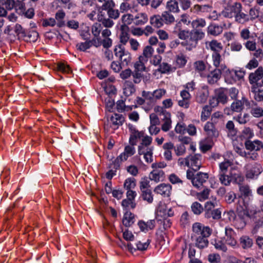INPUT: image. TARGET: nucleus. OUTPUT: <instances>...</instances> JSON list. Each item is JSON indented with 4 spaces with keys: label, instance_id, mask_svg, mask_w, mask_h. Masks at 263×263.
Instances as JSON below:
<instances>
[{
    "label": "nucleus",
    "instance_id": "obj_15",
    "mask_svg": "<svg viewBox=\"0 0 263 263\" xmlns=\"http://www.w3.org/2000/svg\"><path fill=\"white\" fill-rule=\"evenodd\" d=\"M222 72V70L217 68L211 71L206 76L208 83L214 84L217 82L221 78Z\"/></svg>",
    "mask_w": 263,
    "mask_h": 263
},
{
    "label": "nucleus",
    "instance_id": "obj_33",
    "mask_svg": "<svg viewBox=\"0 0 263 263\" xmlns=\"http://www.w3.org/2000/svg\"><path fill=\"white\" fill-rule=\"evenodd\" d=\"M195 246L199 249H203L208 247L209 241L208 237L197 236L195 237Z\"/></svg>",
    "mask_w": 263,
    "mask_h": 263
},
{
    "label": "nucleus",
    "instance_id": "obj_54",
    "mask_svg": "<svg viewBox=\"0 0 263 263\" xmlns=\"http://www.w3.org/2000/svg\"><path fill=\"white\" fill-rule=\"evenodd\" d=\"M211 109L208 106H204L202 108L201 114V120L203 121L206 120L210 116Z\"/></svg>",
    "mask_w": 263,
    "mask_h": 263
},
{
    "label": "nucleus",
    "instance_id": "obj_29",
    "mask_svg": "<svg viewBox=\"0 0 263 263\" xmlns=\"http://www.w3.org/2000/svg\"><path fill=\"white\" fill-rule=\"evenodd\" d=\"M263 76V69L259 67L254 73H250L249 81L250 83L253 84L260 80Z\"/></svg>",
    "mask_w": 263,
    "mask_h": 263
},
{
    "label": "nucleus",
    "instance_id": "obj_26",
    "mask_svg": "<svg viewBox=\"0 0 263 263\" xmlns=\"http://www.w3.org/2000/svg\"><path fill=\"white\" fill-rule=\"evenodd\" d=\"M247 149L251 151H259L263 147L262 143L259 140H255L253 142L247 141L245 143Z\"/></svg>",
    "mask_w": 263,
    "mask_h": 263
},
{
    "label": "nucleus",
    "instance_id": "obj_60",
    "mask_svg": "<svg viewBox=\"0 0 263 263\" xmlns=\"http://www.w3.org/2000/svg\"><path fill=\"white\" fill-rule=\"evenodd\" d=\"M102 6L103 10L108 11L109 10L114 8L115 6V3L113 0H105Z\"/></svg>",
    "mask_w": 263,
    "mask_h": 263
},
{
    "label": "nucleus",
    "instance_id": "obj_62",
    "mask_svg": "<svg viewBox=\"0 0 263 263\" xmlns=\"http://www.w3.org/2000/svg\"><path fill=\"white\" fill-rule=\"evenodd\" d=\"M56 25V21L52 17L43 19L42 21V26L43 27H54Z\"/></svg>",
    "mask_w": 263,
    "mask_h": 263
},
{
    "label": "nucleus",
    "instance_id": "obj_5",
    "mask_svg": "<svg viewBox=\"0 0 263 263\" xmlns=\"http://www.w3.org/2000/svg\"><path fill=\"white\" fill-rule=\"evenodd\" d=\"M241 11V5L240 3L235 2L231 5H228L221 12L219 15L225 17L232 18Z\"/></svg>",
    "mask_w": 263,
    "mask_h": 263
},
{
    "label": "nucleus",
    "instance_id": "obj_14",
    "mask_svg": "<svg viewBox=\"0 0 263 263\" xmlns=\"http://www.w3.org/2000/svg\"><path fill=\"white\" fill-rule=\"evenodd\" d=\"M189 167L194 171H198L201 165V156L199 154L189 156Z\"/></svg>",
    "mask_w": 263,
    "mask_h": 263
},
{
    "label": "nucleus",
    "instance_id": "obj_23",
    "mask_svg": "<svg viewBox=\"0 0 263 263\" xmlns=\"http://www.w3.org/2000/svg\"><path fill=\"white\" fill-rule=\"evenodd\" d=\"M228 91L226 89L220 88L215 90V95L220 103L223 104L227 103L228 97L227 96Z\"/></svg>",
    "mask_w": 263,
    "mask_h": 263
},
{
    "label": "nucleus",
    "instance_id": "obj_36",
    "mask_svg": "<svg viewBox=\"0 0 263 263\" xmlns=\"http://www.w3.org/2000/svg\"><path fill=\"white\" fill-rule=\"evenodd\" d=\"M239 243L243 249H247L252 247L253 241L247 236H242L239 239Z\"/></svg>",
    "mask_w": 263,
    "mask_h": 263
},
{
    "label": "nucleus",
    "instance_id": "obj_31",
    "mask_svg": "<svg viewBox=\"0 0 263 263\" xmlns=\"http://www.w3.org/2000/svg\"><path fill=\"white\" fill-rule=\"evenodd\" d=\"M134 222V215L130 212H126L125 213L122 223L126 227H130Z\"/></svg>",
    "mask_w": 263,
    "mask_h": 263
},
{
    "label": "nucleus",
    "instance_id": "obj_51",
    "mask_svg": "<svg viewBox=\"0 0 263 263\" xmlns=\"http://www.w3.org/2000/svg\"><path fill=\"white\" fill-rule=\"evenodd\" d=\"M139 187L141 192L150 190L149 181L146 178H142L140 182Z\"/></svg>",
    "mask_w": 263,
    "mask_h": 263
},
{
    "label": "nucleus",
    "instance_id": "obj_56",
    "mask_svg": "<svg viewBox=\"0 0 263 263\" xmlns=\"http://www.w3.org/2000/svg\"><path fill=\"white\" fill-rule=\"evenodd\" d=\"M234 119L240 124H245L249 120V115L248 114H244L243 115L240 114L238 116L234 117Z\"/></svg>",
    "mask_w": 263,
    "mask_h": 263
},
{
    "label": "nucleus",
    "instance_id": "obj_18",
    "mask_svg": "<svg viewBox=\"0 0 263 263\" xmlns=\"http://www.w3.org/2000/svg\"><path fill=\"white\" fill-rule=\"evenodd\" d=\"M148 20V15L145 12H140L134 16V24L136 26H142Z\"/></svg>",
    "mask_w": 263,
    "mask_h": 263
},
{
    "label": "nucleus",
    "instance_id": "obj_63",
    "mask_svg": "<svg viewBox=\"0 0 263 263\" xmlns=\"http://www.w3.org/2000/svg\"><path fill=\"white\" fill-rule=\"evenodd\" d=\"M252 92L254 93V98L257 101H260L263 100V91L257 90L254 87L252 88Z\"/></svg>",
    "mask_w": 263,
    "mask_h": 263
},
{
    "label": "nucleus",
    "instance_id": "obj_52",
    "mask_svg": "<svg viewBox=\"0 0 263 263\" xmlns=\"http://www.w3.org/2000/svg\"><path fill=\"white\" fill-rule=\"evenodd\" d=\"M210 190L208 189H204L201 192L197 194L198 200L200 201H203L209 198Z\"/></svg>",
    "mask_w": 263,
    "mask_h": 263
},
{
    "label": "nucleus",
    "instance_id": "obj_43",
    "mask_svg": "<svg viewBox=\"0 0 263 263\" xmlns=\"http://www.w3.org/2000/svg\"><path fill=\"white\" fill-rule=\"evenodd\" d=\"M141 197L143 200L146 201L149 204L153 202V195L151 190L141 192Z\"/></svg>",
    "mask_w": 263,
    "mask_h": 263
},
{
    "label": "nucleus",
    "instance_id": "obj_22",
    "mask_svg": "<svg viewBox=\"0 0 263 263\" xmlns=\"http://www.w3.org/2000/svg\"><path fill=\"white\" fill-rule=\"evenodd\" d=\"M206 47L208 49L213 51V53H219L222 50L223 47L221 43L215 40L206 42Z\"/></svg>",
    "mask_w": 263,
    "mask_h": 263
},
{
    "label": "nucleus",
    "instance_id": "obj_4",
    "mask_svg": "<svg viewBox=\"0 0 263 263\" xmlns=\"http://www.w3.org/2000/svg\"><path fill=\"white\" fill-rule=\"evenodd\" d=\"M193 236L192 238L197 236L209 237L212 230L208 226H204L200 222H195L192 226Z\"/></svg>",
    "mask_w": 263,
    "mask_h": 263
},
{
    "label": "nucleus",
    "instance_id": "obj_30",
    "mask_svg": "<svg viewBox=\"0 0 263 263\" xmlns=\"http://www.w3.org/2000/svg\"><path fill=\"white\" fill-rule=\"evenodd\" d=\"M154 52V49L151 46H146L143 50L142 54L140 55V59L142 61H146L152 58Z\"/></svg>",
    "mask_w": 263,
    "mask_h": 263
},
{
    "label": "nucleus",
    "instance_id": "obj_53",
    "mask_svg": "<svg viewBox=\"0 0 263 263\" xmlns=\"http://www.w3.org/2000/svg\"><path fill=\"white\" fill-rule=\"evenodd\" d=\"M121 20L125 25H130L134 23V15L130 13H127L122 16Z\"/></svg>",
    "mask_w": 263,
    "mask_h": 263
},
{
    "label": "nucleus",
    "instance_id": "obj_37",
    "mask_svg": "<svg viewBox=\"0 0 263 263\" xmlns=\"http://www.w3.org/2000/svg\"><path fill=\"white\" fill-rule=\"evenodd\" d=\"M221 211L217 209L209 212H205L204 216L206 218H212L213 219H219L221 218Z\"/></svg>",
    "mask_w": 263,
    "mask_h": 263
},
{
    "label": "nucleus",
    "instance_id": "obj_55",
    "mask_svg": "<svg viewBox=\"0 0 263 263\" xmlns=\"http://www.w3.org/2000/svg\"><path fill=\"white\" fill-rule=\"evenodd\" d=\"M102 29L101 24L95 23L91 27V32L95 37H99Z\"/></svg>",
    "mask_w": 263,
    "mask_h": 263
},
{
    "label": "nucleus",
    "instance_id": "obj_39",
    "mask_svg": "<svg viewBox=\"0 0 263 263\" xmlns=\"http://www.w3.org/2000/svg\"><path fill=\"white\" fill-rule=\"evenodd\" d=\"M135 92L134 85L129 82H126L124 85L123 93L126 96H130Z\"/></svg>",
    "mask_w": 263,
    "mask_h": 263
},
{
    "label": "nucleus",
    "instance_id": "obj_11",
    "mask_svg": "<svg viewBox=\"0 0 263 263\" xmlns=\"http://www.w3.org/2000/svg\"><path fill=\"white\" fill-rule=\"evenodd\" d=\"M172 187L169 183H161L154 189V192L157 194L161 195L164 197L170 196L172 193Z\"/></svg>",
    "mask_w": 263,
    "mask_h": 263
},
{
    "label": "nucleus",
    "instance_id": "obj_38",
    "mask_svg": "<svg viewBox=\"0 0 263 263\" xmlns=\"http://www.w3.org/2000/svg\"><path fill=\"white\" fill-rule=\"evenodd\" d=\"M136 186V180L134 178L129 177L125 179L124 188L127 190H133Z\"/></svg>",
    "mask_w": 263,
    "mask_h": 263
},
{
    "label": "nucleus",
    "instance_id": "obj_45",
    "mask_svg": "<svg viewBox=\"0 0 263 263\" xmlns=\"http://www.w3.org/2000/svg\"><path fill=\"white\" fill-rule=\"evenodd\" d=\"M251 115L255 118H260L263 117V109L257 106L252 107L251 109Z\"/></svg>",
    "mask_w": 263,
    "mask_h": 263
},
{
    "label": "nucleus",
    "instance_id": "obj_41",
    "mask_svg": "<svg viewBox=\"0 0 263 263\" xmlns=\"http://www.w3.org/2000/svg\"><path fill=\"white\" fill-rule=\"evenodd\" d=\"M161 17L162 22H165V24H172L175 21L173 15L172 14L171 12L167 11H165L162 13Z\"/></svg>",
    "mask_w": 263,
    "mask_h": 263
},
{
    "label": "nucleus",
    "instance_id": "obj_9",
    "mask_svg": "<svg viewBox=\"0 0 263 263\" xmlns=\"http://www.w3.org/2000/svg\"><path fill=\"white\" fill-rule=\"evenodd\" d=\"M224 230L225 236L224 237V240L225 243L232 247H235L237 245L235 232L232 228L229 227H226Z\"/></svg>",
    "mask_w": 263,
    "mask_h": 263
},
{
    "label": "nucleus",
    "instance_id": "obj_28",
    "mask_svg": "<svg viewBox=\"0 0 263 263\" xmlns=\"http://www.w3.org/2000/svg\"><path fill=\"white\" fill-rule=\"evenodd\" d=\"M204 130L210 137H214L218 135V132L212 122H207L204 126Z\"/></svg>",
    "mask_w": 263,
    "mask_h": 263
},
{
    "label": "nucleus",
    "instance_id": "obj_19",
    "mask_svg": "<svg viewBox=\"0 0 263 263\" xmlns=\"http://www.w3.org/2000/svg\"><path fill=\"white\" fill-rule=\"evenodd\" d=\"M163 123L162 125V130L164 132L168 131L172 127V120L171 114L167 111L162 112Z\"/></svg>",
    "mask_w": 263,
    "mask_h": 263
},
{
    "label": "nucleus",
    "instance_id": "obj_25",
    "mask_svg": "<svg viewBox=\"0 0 263 263\" xmlns=\"http://www.w3.org/2000/svg\"><path fill=\"white\" fill-rule=\"evenodd\" d=\"M143 132H139L136 129L132 130L129 140L130 144L133 146L136 145L138 140H140L143 136Z\"/></svg>",
    "mask_w": 263,
    "mask_h": 263
},
{
    "label": "nucleus",
    "instance_id": "obj_49",
    "mask_svg": "<svg viewBox=\"0 0 263 263\" xmlns=\"http://www.w3.org/2000/svg\"><path fill=\"white\" fill-rule=\"evenodd\" d=\"M147 61H142L139 57L138 61L134 65L135 71L140 72L144 71L145 69V63Z\"/></svg>",
    "mask_w": 263,
    "mask_h": 263
},
{
    "label": "nucleus",
    "instance_id": "obj_46",
    "mask_svg": "<svg viewBox=\"0 0 263 263\" xmlns=\"http://www.w3.org/2000/svg\"><path fill=\"white\" fill-rule=\"evenodd\" d=\"M174 150L176 155L177 156H183L186 153V147L182 143L176 145L174 147Z\"/></svg>",
    "mask_w": 263,
    "mask_h": 263
},
{
    "label": "nucleus",
    "instance_id": "obj_47",
    "mask_svg": "<svg viewBox=\"0 0 263 263\" xmlns=\"http://www.w3.org/2000/svg\"><path fill=\"white\" fill-rule=\"evenodd\" d=\"M173 68L167 63L163 62L160 64L158 70L162 73H166L172 71Z\"/></svg>",
    "mask_w": 263,
    "mask_h": 263
},
{
    "label": "nucleus",
    "instance_id": "obj_40",
    "mask_svg": "<svg viewBox=\"0 0 263 263\" xmlns=\"http://www.w3.org/2000/svg\"><path fill=\"white\" fill-rule=\"evenodd\" d=\"M150 23L157 28H160L163 25L162 17L159 15H155L150 17Z\"/></svg>",
    "mask_w": 263,
    "mask_h": 263
},
{
    "label": "nucleus",
    "instance_id": "obj_57",
    "mask_svg": "<svg viewBox=\"0 0 263 263\" xmlns=\"http://www.w3.org/2000/svg\"><path fill=\"white\" fill-rule=\"evenodd\" d=\"M226 127L229 134H231L232 136L236 135L237 130L235 128L234 123L232 121H229L226 125Z\"/></svg>",
    "mask_w": 263,
    "mask_h": 263
},
{
    "label": "nucleus",
    "instance_id": "obj_50",
    "mask_svg": "<svg viewBox=\"0 0 263 263\" xmlns=\"http://www.w3.org/2000/svg\"><path fill=\"white\" fill-rule=\"evenodd\" d=\"M191 25L194 29H198V28L204 27L206 25V22L202 18H198L193 21L191 22Z\"/></svg>",
    "mask_w": 263,
    "mask_h": 263
},
{
    "label": "nucleus",
    "instance_id": "obj_59",
    "mask_svg": "<svg viewBox=\"0 0 263 263\" xmlns=\"http://www.w3.org/2000/svg\"><path fill=\"white\" fill-rule=\"evenodd\" d=\"M208 259L210 263H219L221 261V257L217 253H212L208 255Z\"/></svg>",
    "mask_w": 263,
    "mask_h": 263
},
{
    "label": "nucleus",
    "instance_id": "obj_16",
    "mask_svg": "<svg viewBox=\"0 0 263 263\" xmlns=\"http://www.w3.org/2000/svg\"><path fill=\"white\" fill-rule=\"evenodd\" d=\"M149 178L156 183L162 181L165 178L164 172L162 170L153 169L149 174Z\"/></svg>",
    "mask_w": 263,
    "mask_h": 263
},
{
    "label": "nucleus",
    "instance_id": "obj_17",
    "mask_svg": "<svg viewBox=\"0 0 263 263\" xmlns=\"http://www.w3.org/2000/svg\"><path fill=\"white\" fill-rule=\"evenodd\" d=\"M153 147L146 149L141 147L140 149H138V152L139 155H143V158L146 163H151L153 161Z\"/></svg>",
    "mask_w": 263,
    "mask_h": 263
},
{
    "label": "nucleus",
    "instance_id": "obj_10",
    "mask_svg": "<svg viewBox=\"0 0 263 263\" xmlns=\"http://www.w3.org/2000/svg\"><path fill=\"white\" fill-rule=\"evenodd\" d=\"M156 213L158 216L162 217H172L174 215L173 209L168 207L165 203H160L157 208Z\"/></svg>",
    "mask_w": 263,
    "mask_h": 263
},
{
    "label": "nucleus",
    "instance_id": "obj_61",
    "mask_svg": "<svg viewBox=\"0 0 263 263\" xmlns=\"http://www.w3.org/2000/svg\"><path fill=\"white\" fill-rule=\"evenodd\" d=\"M166 93L165 89L163 88L157 89L153 91V95L154 99L160 100L163 96H164Z\"/></svg>",
    "mask_w": 263,
    "mask_h": 263
},
{
    "label": "nucleus",
    "instance_id": "obj_35",
    "mask_svg": "<svg viewBox=\"0 0 263 263\" xmlns=\"http://www.w3.org/2000/svg\"><path fill=\"white\" fill-rule=\"evenodd\" d=\"M127 28V27L122 25L121 26V32L120 34V42L123 46L125 45L127 42L130 40L129 35L125 29Z\"/></svg>",
    "mask_w": 263,
    "mask_h": 263
},
{
    "label": "nucleus",
    "instance_id": "obj_27",
    "mask_svg": "<svg viewBox=\"0 0 263 263\" xmlns=\"http://www.w3.org/2000/svg\"><path fill=\"white\" fill-rule=\"evenodd\" d=\"M140 140L141 142L138 146V149H140L141 147L144 148L145 149L153 147V146H150L152 142V138L151 137L145 135L143 133V136Z\"/></svg>",
    "mask_w": 263,
    "mask_h": 263
},
{
    "label": "nucleus",
    "instance_id": "obj_8",
    "mask_svg": "<svg viewBox=\"0 0 263 263\" xmlns=\"http://www.w3.org/2000/svg\"><path fill=\"white\" fill-rule=\"evenodd\" d=\"M247 170L246 177L253 179L257 177L262 171V168L260 164L257 163L249 164L246 166Z\"/></svg>",
    "mask_w": 263,
    "mask_h": 263
},
{
    "label": "nucleus",
    "instance_id": "obj_32",
    "mask_svg": "<svg viewBox=\"0 0 263 263\" xmlns=\"http://www.w3.org/2000/svg\"><path fill=\"white\" fill-rule=\"evenodd\" d=\"M223 27L216 24H211L208 28V33L214 36H217L222 33Z\"/></svg>",
    "mask_w": 263,
    "mask_h": 263
},
{
    "label": "nucleus",
    "instance_id": "obj_7",
    "mask_svg": "<svg viewBox=\"0 0 263 263\" xmlns=\"http://www.w3.org/2000/svg\"><path fill=\"white\" fill-rule=\"evenodd\" d=\"M224 73H226L225 76L226 82L229 84H233L236 81L241 80L243 78L245 74L243 70H230L229 68L228 70Z\"/></svg>",
    "mask_w": 263,
    "mask_h": 263
},
{
    "label": "nucleus",
    "instance_id": "obj_42",
    "mask_svg": "<svg viewBox=\"0 0 263 263\" xmlns=\"http://www.w3.org/2000/svg\"><path fill=\"white\" fill-rule=\"evenodd\" d=\"M209 97V91L207 89L201 90L196 97L197 101L200 103H204Z\"/></svg>",
    "mask_w": 263,
    "mask_h": 263
},
{
    "label": "nucleus",
    "instance_id": "obj_1",
    "mask_svg": "<svg viewBox=\"0 0 263 263\" xmlns=\"http://www.w3.org/2000/svg\"><path fill=\"white\" fill-rule=\"evenodd\" d=\"M174 31L180 39L186 41V48L189 50L195 47L198 41L204 36V33L201 29H193L191 31L182 29L180 27V23L176 24Z\"/></svg>",
    "mask_w": 263,
    "mask_h": 263
},
{
    "label": "nucleus",
    "instance_id": "obj_58",
    "mask_svg": "<svg viewBox=\"0 0 263 263\" xmlns=\"http://www.w3.org/2000/svg\"><path fill=\"white\" fill-rule=\"evenodd\" d=\"M186 126L183 122H178L175 130L178 134H184L186 131Z\"/></svg>",
    "mask_w": 263,
    "mask_h": 263
},
{
    "label": "nucleus",
    "instance_id": "obj_12",
    "mask_svg": "<svg viewBox=\"0 0 263 263\" xmlns=\"http://www.w3.org/2000/svg\"><path fill=\"white\" fill-rule=\"evenodd\" d=\"M212 59L213 65L217 69L222 70L223 73L228 70V68L223 63H222V58L219 53H213Z\"/></svg>",
    "mask_w": 263,
    "mask_h": 263
},
{
    "label": "nucleus",
    "instance_id": "obj_2",
    "mask_svg": "<svg viewBox=\"0 0 263 263\" xmlns=\"http://www.w3.org/2000/svg\"><path fill=\"white\" fill-rule=\"evenodd\" d=\"M218 179L220 182L225 186H229L231 183L240 184L244 180L240 173H236L231 168L228 173H218Z\"/></svg>",
    "mask_w": 263,
    "mask_h": 263
},
{
    "label": "nucleus",
    "instance_id": "obj_20",
    "mask_svg": "<svg viewBox=\"0 0 263 263\" xmlns=\"http://www.w3.org/2000/svg\"><path fill=\"white\" fill-rule=\"evenodd\" d=\"M223 160L219 163L218 173H228L233 164V161L222 157Z\"/></svg>",
    "mask_w": 263,
    "mask_h": 263
},
{
    "label": "nucleus",
    "instance_id": "obj_24",
    "mask_svg": "<svg viewBox=\"0 0 263 263\" xmlns=\"http://www.w3.org/2000/svg\"><path fill=\"white\" fill-rule=\"evenodd\" d=\"M166 10L171 13H179L180 9L178 3L176 0H169L166 4Z\"/></svg>",
    "mask_w": 263,
    "mask_h": 263
},
{
    "label": "nucleus",
    "instance_id": "obj_34",
    "mask_svg": "<svg viewBox=\"0 0 263 263\" xmlns=\"http://www.w3.org/2000/svg\"><path fill=\"white\" fill-rule=\"evenodd\" d=\"M65 13L63 10H60L56 12L54 19L58 27H61L65 25Z\"/></svg>",
    "mask_w": 263,
    "mask_h": 263
},
{
    "label": "nucleus",
    "instance_id": "obj_3",
    "mask_svg": "<svg viewBox=\"0 0 263 263\" xmlns=\"http://www.w3.org/2000/svg\"><path fill=\"white\" fill-rule=\"evenodd\" d=\"M114 54L116 57L120 60L123 63L127 65L132 61L130 53L126 50L125 47L121 44L116 46L114 50Z\"/></svg>",
    "mask_w": 263,
    "mask_h": 263
},
{
    "label": "nucleus",
    "instance_id": "obj_44",
    "mask_svg": "<svg viewBox=\"0 0 263 263\" xmlns=\"http://www.w3.org/2000/svg\"><path fill=\"white\" fill-rule=\"evenodd\" d=\"M232 110L233 112H239L242 110L243 108V102L241 100H236L233 102L231 105Z\"/></svg>",
    "mask_w": 263,
    "mask_h": 263
},
{
    "label": "nucleus",
    "instance_id": "obj_21",
    "mask_svg": "<svg viewBox=\"0 0 263 263\" xmlns=\"http://www.w3.org/2000/svg\"><path fill=\"white\" fill-rule=\"evenodd\" d=\"M111 126L116 129L122 125L124 121V117L120 114H114L110 118Z\"/></svg>",
    "mask_w": 263,
    "mask_h": 263
},
{
    "label": "nucleus",
    "instance_id": "obj_13",
    "mask_svg": "<svg viewBox=\"0 0 263 263\" xmlns=\"http://www.w3.org/2000/svg\"><path fill=\"white\" fill-rule=\"evenodd\" d=\"M208 178L209 175L207 173H198L192 178V184L195 187L199 188L206 181Z\"/></svg>",
    "mask_w": 263,
    "mask_h": 263
},
{
    "label": "nucleus",
    "instance_id": "obj_64",
    "mask_svg": "<svg viewBox=\"0 0 263 263\" xmlns=\"http://www.w3.org/2000/svg\"><path fill=\"white\" fill-rule=\"evenodd\" d=\"M253 136V132L249 127L245 128L241 133V137L246 139L252 138Z\"/></svg>",
    "mask_w": 263,
    "mask_h": 263
},
{
    "label": "nucleus",
    "instance_id": "obj_48",
    "mask_svg": "<svg viewBox=\"0 0 263 263\" xmlns=\"http://www.w3.org/2000/svg\"><path fill=\"white\" fill-rule=\"evenodd\" d=\"M191 209L193 212L196 215H199L203 211L202 205L198 202H194L192 203Z\"/></svg>",
    "mask_w": 263,
    "mask_h": 263
},
{
    "label": "nucleus",
    "instance_id": "obj_6",
    "mask_svg": "<svg viewBox=\"0 0 263 263\" xmlns=\"http://www.w3.org/2000/svg\"><path fill=\"white\" fill-rule=\"evenodd\" d=\"M135 153V148L132 145H127L125 147L124 152L122 153L115 159V164L114 167L118 169L120 166V163L126 161L129 157L134 155Z\"/></svg>",
    "mask_w": 263,
    "mask_h": 263
}]
</instances>
